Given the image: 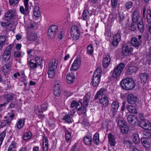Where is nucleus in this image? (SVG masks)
Listing matches in <instances>:
<instances>
[{
    "label": "nucleus",
    "instance_id": "obj_1",
    "mask_svg": "<svg viewBox=\"0 0 151 151\" xmlns=\"http://www.w3.org/2000/svg\"><path fill=\"white\" fill-rule=\"evenodd\" d=\"M17 17L16 11L14 10H9L2 18L4 21L1 22V26L4 27H9L11 24V20L13 21Z\"/></svg>",
    "mask_w": 151,
    "mask_h": 151
},
{
    "label": "nucleus",
    "instance_id": "obj_2",
    "mask_svg": "<svg viewBox=\"0 0 151 151\" xmlns=\"http://www.w3.org/2000/svg\"><path fill=\"white\" fill-rule=\"evenodd\" d=\"M106 92L105 89L101 88L97 91L94 97L95 100L99 99L100 103L106 107H107L109 104L108 99L105 94Z\"/></svg>",
    "mask_w": 151,
    "mask_h": 151
},
{
    "label": "nucleus",
    "instance_id": "obj_3",
    "mask_svg": "<svg viewBox=\"0 0 151 151\" xmlns=\"http://www.w3.org/2000/svg\"><path fill=\"white\" fill-rule=\"evenodd\" d=\"M120 84L122 88L126 90L132 89L135 86V82L132 78L123 79Z\"/></svg>",
    "mask_w": 151,
    "mask_h": 151
},
{
    "label": "nucleus",
    "instance_id": "obj_4",
    "mask_svg": "<svg viewBox=\"0 0 151 151\" xmlns=\"http://www.w3.org/2000/svg\"><path fill=\"white\" fill-rule=\"evenodd\" d=\"M125 66V64L121 63L114 68L111 72V76L114 79L118 80L121 76L123 70Z\"/></svg>",
    "mask_w": 151,
    "mask_h": 151
},
{
    "label": "nucleus",
    "instance_id": "obj_5",
    "mask_svg": "<svg viewBox=\"0 0 151 151\" xmlns=\"http://www.w3.org/2000/svg\"><path fill=\"white\" fill-rule=\"evenodd\" d=\"M58 64V60L56 59L52 60L49 64L48 75L49 77L53 78L55 75V71Z\"/></svg>",
    "mask_w": 151,
    "mask_h": 151
},
{
    "label": "nucleus",
    "instance_id": "obj_6",
    "mask_svg": "<svg viewBox=\"0 0 151 151\" xmlns=\"http://www.w3.org/2000/svg\"><path fill=\"white\" fill-rule=\"evenodd\" d=\"M58 30V27L57 25H54L50 26L47 30L48 37L51 39L55 38Z\"/></svg>",
    "mask_w": 151,
    "mask_h": 151
},
{
    "label": "nucleus",
    "instance_id": "obj_7",
    "mask_svg": "<svg viewBox=\"0 0 151 151\" xmlns=\"http://www.w3.org/2000/svg\"><path fill=\"white\" fill-rule=\"evenodd\" d=\"M146 11V19L147 23L146 24H151V9L150 8H148L146 9V7L145 6L142 9V14L144 18L145 17Z\"/></svg>",
    "mask_w": 151,
    "mask_h": 151
},
{
    "label": "nucleus",
    "instance_id": "obj_8",
    "mask_svg": "<svg viewBox=\"0 0 151 151\" xmlns=\"http://www.w3.org/2000/svg\"><path fill=\"white\" fill-rule=\"evenodd\" d=\"M80 32L77 27L73 26L71 28V36L73 39L76 40L79 38Z\"/></svg>",
    "mask_w": 151,
    "mask_h": 151
},
{
    "label": "nucleus",
    "instance_id": "obj_9",
    "mask_svg": "<svg viewBox=\"0 0 151 151\" xmlns=\"http://www.w3.org/2000/svg\"><path fill=\"white\" fill-rule=\"evenodd\" d=\"M139 124L141 127L145 129L151 130V123L148 120L146 119L144 120H141L139 123Z\"/></svg>",
    "mask_w": 151,
    "mask_h": 151
},
{
    "label": "nucleus",
    "instance_id": "obj_10",
    "mask_svg": "<svg viewBox=\"0 0 151 151\" xmlns=\"http://www.w3.org/2000/svg\"><path fill=\"white\" fill-rule=\"evenodd\" d=\"M119 106V102L117 101H113L111 104L110 112L114 116L116 114Z\"/></svg>",
    "mask_w": 151,
    "mask_h": 151
},
{
    "label": "nucleus",
    "instance_id": "obj_11",
    "mask_svg": "<svg viewBox=\"0 0 151 151\" xmlns=\"http://www.w3.org/2000/svg\"><path fill=\"white\" fill-rule=\"evenodd\" d=\"M137 101V97L132 93H129L127 97V101L129 104H135Z\"/></svg>",
    "mask_w": 151,
    "mask_h": 151
},
{
    "label": "nucleus",
    "instance_id": "obj_12",
    "mask_svg": "<svg viewBox=\"0 0 151 151\" xmlns=\"http://www.w3.org/2000/svg\"><path fill=\"white\" fill-rule=\"evenodd\" d=\"M81 64V60L78 58H76L72 64L70 70L76 71L79 68Z\"/></svg>",
    "mask_w": 151,
    "mask_h": 151
},
{
    "label": "nucleus",
    "instance_id": "obj_13",
    "mask_svg": "<svg viewBox=\"0 0 151 151\" xmlns=\"http://www.w3.org/2000/svg\"><path fill=\"white\" fill-rule=\"evenodd\" d=\"M82 16L83 19L87 22L93 19L94 17V15L90 14L88 10L86 9L83 10Z\"/></svg>",
    "mask_w": 151,
    "mask_h": 151
},
{
    "label": "nucleus",
    "instance_id": "obj_14",
    "mask_svg": "<svg viewBox=\"0 0 151 151\" xmlns=\"http://www.w3.org/2000/svg\"><path fill=\"white\" fill-rule=\"evenodd\" d=\"M133 51V48L127 45L126 44L123 45L122 46V52L124 55H127Z\"/></svg>",
    "mask_w": 151,
    "mask_h": 151
},
{
    "label": "nucleus",
    "instance_id": "obj_15",
    "mask_svg": "<svg viewBox=\"0 0 151 151\" xmlns=\"http://www.w3.org/2000/svg\"><path fill=\"white\" fill-rule=\"evenodd\" d=\"M121 38V37L119 33H117L116 34L114 37L113 40L111 43V45L114 47L117 46L118 43L120 41Z\"/></svg>",
    "mask_w": 151,
    "mask_h": 151
},
{
    "label": "nucleus",
    "instance_id": "obj_16",
    "mask_svg": "<svg viewBox=\"0 0 151 151\" xmlns=\"http://www.w3.org/2000/svg\"><path fill=\"white\" fill-rule=\"evenodd\" d=\"M138 119V118L137 116L134 115H129L127 117L128 122L132 125L135 124Z\"/></svg>",
    "mask_w": 151,
    "mask_h": 151
},
{
    "label": "nucleus",
    "instance_id": "obj_17",
    "mask_svg": "<svg viewBox=\"0 0 151 151\" xmlns=\"http://www.w3.org/2000/svg\"><path fill=\"white\" fill-rule=\"evenodd\" d=\"M141 142L143 146L146 149L148 150L150 148L151 143L148 139L145 137H142L141 139Z\"/></svg>",
    "mask_w": 151,
    "mask_h": 151
},
{
    "label": "nucleus",
    "instance_id": "obj_18",
    "mask_svg": "<svg viewBox=\"0 0 151 151\" xmlns=\"http://www.w3.org/2000/svg\"><path fill=\"white\" fill-rule=\"evenodd\" d=\"M111 58L110 55L106 54L102 61V65L104 68H107L110 62Z\"/></svg>",
    "mask_w": 151,
    "mask_h": 151
},
{
    "label": "nucleus",
    "instance_id": "obj_19",
    "mask_svg": "<svg viewBox=\"0 0 151 151\" xmlns=\"http://www.w3.org/2000/svg\"><path fill=\"white\" fill-rule=\"evenodd\" d=\"M101 76L93 74L92 84L94 86H97L100 83Z\"/></svg>",
    "mask_w": 151,
    "mask_h": 151
},
{
    "label": "nucleus",
    "instance_id": "obj_20",
    "mask_svg": "<svg viewBox=\"0 0 151 151\" xmlns=\"http://www.w3.org/2000/svg\"><path fill=\"white\" fill-rule=\"evenodd\" d=\"M48 139L46 136L45 135L43 137V142H42V150L43 151H47L49 145L48 144Z\"/></svg>",
    "mask_w": 151,
    "mask_h": 151
},
{
    "label": "nucleus",
    "instance_id": "obj_21",
    "mask_svg": "<svg viewBox=\"0 0 151 151\" xmlns=\"http://www.w3.org/2000/svg\"><path fill=\"white\" fill-rule=\"evenodd\" d=\"M67 81L69 84H71L73 83L76 78L74 74L71 73L68 74L66 76Z\"/></svg>",
    "mask_w": 151,
    "mask_h": 151
},
{
    "label": "nucleus",
    "instance_id": "obj_22",
    "mask_svg": "<svg viewBox=\"0 0 151 151\" xmlns=\"http://www.w3.org/2000/svg\"><path fill=\"white\" fill-rule=\"evenodd\" d=\"M140 78L141 82L143 83H145L149 78V74L147 72L142 73L140 74Z\"/></svg>",
    "mask_w": 151,
    "mask_h": 151
},
{
    "label": "nucleus",
    "instance_id": "obj_23",
    "mask_svg": "<svg viewBox=\"0 0 151 151\" xmlns=\"http://www.w3.org/2000/svg\"><path fill=\"white\" fill-rule=\"evenodd\" d=\"M108 138L110 145L112 146H115L116 141L114 135L110 133L108 134Z\"/></svg>",
    "mask_w": 151,
    "mask_h": 151
},
{
    "label": "nucleus",
    "instance_id": "obj_24",
    "mask_svg": "<svg viewBox=\"0 0 151 151\" xmlns=\"http://www.w3.org/2000/svg\"><path fill=\"white\" fill-rule=\"evenodd\" d=\"M131 43L133 46L136 47H138L141 45L142 41H139L136 38L133 37L131 39Z\"/></svg>",
    "mask_w": 151,
    "mask_h": 151
},
{
    "label": "nucleus",
    "instance_id": "obj_25",
    "mask_svg": "<svg viewBox=\"0 0 151 151\" xmlns=\"http://www.w3.org/2000/svg\"><path fill=\"white\" fill-rule=\"evenodd\" d=\"M138 69V68L136 66H129L126 71V73L127 75H131L136 73Z\"/></svg>",
    "mask_w": 151,
    "mask_h": 151
},
{
    "label": "nucleus",
    "instance_id": "obj_26",
    "mask_svg": "<svg viewBox=\"0 0 151 151\" xmlns=\"http://www.w3.org/2000/svg\"><path fill=\"white\" fill-rule=\"evenodd\" d=\"M38 68L40 67V73H41L43 72V70L45 68V61L42 58H38Z\"/></svg>",
    "mask_w": 151,
    "mask_h": 151
},
{
    "label": "nucleus",
    "instance_id": "obj_27",
    "mask_svg": "<svg viewBox=\"0 0 151 151\" xmlns=\"http://www.w3.org/2000/svg\"><path fill=\"white\" fill-rule=\"evenodd\" d=\"M29 1V0H24V4L25 7V9L23 6H21L20 7L19 11L21 13L24 14L25 11H28L29 10V4H28Z\"/></svg>",
    "mask_w": 151,
    "mask_h": 151
},
{
    "label": "nucleus",
    "instance_id": "obj_28",
    "mask_svg": "<svg viewBox=\"0 0 151 151\" xmlns=\"http://www.w3.org/2000/svg\"><path fill=\"white\" fill-rule=\"evenodd\" d=\"M25 121V119H19L16 124V126L17 128L19 129H22L24 125Z\"/></svg>",
    "mask_w": 151,
    "mask_h": 151
},
{
    "label": "nucleus",
    "instance_id": "obj_29",
    "mask_svg": "<svg viewBox=\"0 0 151 151\" xmlns=\"http://www.w3.org/2000/svg\"><path fill=\"white\" fill-rule=\"evenodd\" d=\"M60 88V86L59 84H56L55 86L54 93L55 95L57 96H59L61 94Z\"/></svg>",
    "mask_w": 151,
    "mask_h": 151
},
{
    "label": "nucleus",
    "instance_id": "obj_30",
    "mask_svg": "<svg viewBox=\"0 0 151 151\" xmlns=\"http://www.w3.org/2000/svg\"><path fill=\"white\" fill-rule=\"evenodd\" d=\"M83 141L86 145H90L92 142L91 136L89 135H86L83 138Z\"/></svg>",
    "mask_w": 151,
    "mask_h": 151
},
{
    "label": "nucleus",
    "instance_id": "obj_31",
    "mask_svg": "<svg viewBox=\"0 0 151 151\" xmlns=\"http://www.w3.org/2000/svg\"><path fill=\"white\" fill-rule=\"evenodd\" d=\"M91 94L90 92L87 93L84 96L83 103L85 104L86 106H88V103L90 99Z\"/></svg>",
    "mask_w": 151,
    "mask_h": 151
},
{
    "label": "nucleus",
    "instance_id": "obj_32",
    "mask_svg": "<svg viewBox=\"0 0 151 151\" xmlns=\"http://www.w3.org/2000/svg\"><path fill=\"white\" fill-rule=\"evenodd\" d=\"M17 148V142L13 141L8 147L7 151H15Z\"/></svg>",
    "mask_w": 151,
    "mask_h": 151
},
{
    "label": "nucleus",
    "instance_id": "obj_33",
    "mask_svg": "<svg viewBox=\"0 0 151 151\" xmlns=\"http://www.w3.org/2000/svg\"><path fill=\"white\" fill-rule=\"evenodd\" d=\"M127 109L129 113L132 114H136L137 113L136 108L132 105H128L127 107Z\"/></svg>",
    "mask_w": 151,
    "mask_h": 151
},
{
    "label": "nucleus",
    "instance_id": "obj_34",
    "mask_svg": "<svg viewBox=\"0 0 151 151\" xmlns=\"http://www.w3.org/2000/svg\"><path fill=\"white\" fill-rule=\"evenodd\" d=\"M6 39V37L3 35L0 37V50L1 49L3 46L5 45V43Z\"/></svg>",
    "mask_w": 151,
    "mask_h": 151
},
{
    "label": "nucleus",
    "instance_id": "obj_35",
    "mask_svg": "<svg viewBox=\"0 0 151 151\" xmlns=\"http://www.w3.org/2000/svg\"><path fill=\"white\" fill-rule=\"evenodd\" d=\"M93 140L94 143L96 145H98L99 143V134L98 133H96L93 136Z\"/></svg>",
    "mask_w": 151,
    "mask_h": 151
},
{
    "label": "nucleus",
    "instance_id": "obj_36",
    "mask_svg": "<svg viewBox=\"0 0 151 151\" xmlns=\"http://www.w3.org/2000/svg\"><path fill=\"white\" fill-rule=\"evenodd\" d=\"M137 26L139 31L143 33L145 29V26L143 23V21H142L137 23Z\"/></svg>",
    "mask_w": 151,
    "mask_h": 151
},
{
    "label": "nucleus",
    "instance_id": "obj_37",
    "mask_svg": "<svg viewBox=\"0 0 151 151\" xmlns=\"http://www.w3.org/2000/svg\"><path fill=\"white\" fill-rule=\"evenodd\" d=\"M12 46L13 45L12 44H10L6 47L4 54H5V55H10Z\"/></svg>",
    "mask_w": 151,
    "mask_h": 151
},
{
    "label": "nucleus",
    "instance_id": "obj_38",
    "mask_svg": "<svg viewBox=\"0 0 151 151\" xmlns=\"http://www.w3.org/2000/svg\"><path fill=\"white\" fill-rule=\"evenodd\" d=\"M132 140L135 144H138L140 142V139L138 134H136L133 135Z\"/></svg>",
    "mask_w": 151,
    "mask_h": 151
},
{
    "label": "nucleus",
    "instance_id": "obj_39",
    "mask_svg": "<svg viewBox=\"0 0 151 151\" xmlns=\"http://www.w3.org/2000/svg\"><path fill=\"white\" fill-rule=\"evenodd\" d=\"M93 48L92 45H89L87 47V53L91 56L93 55Z\"/></svg>",
    "mask_w": 151,
    "mask_h": 151
},
{
    "label": "nucleus",
    "instance_id": "obj_40",
    "mask_svg": "<svg viewBox=\"0 0 151 151\" xmlns=\"http://www.w3.org/2000/svg\"><path fill=\"white\" fill-rule=\"evenodd\" d=\"M119 128L121 132L123 134H126L128 132L129 128L126 125L120 127Z\"/></svg>",
    "mask_w": 151,
    "mask_h": 151
},
{
    "label": "nucleus",
    "instance_id": "obj_41",
    "mask_svg": "<svg viewBox=\"0 0 151 151\" xmlns=\"http://www.w3.org/2000/svg\"><path fill=\"white\" fill-rule=\"evenodd\" d=\"M117 2L118 0H111V4L112 8V10L114 12H115L116 11Z\"/></svg>",
    "mask_w": 151,
    "mask_h": 151
},
{
    "label": "nucleus",
    "instance_id": "obj_42",
    "mask_svg": "<svg viewBox=\"0 0 151 151\" xmlns=\"http://www.w3.org/2000/svg\"><path fill=\"white\" fill-rule=\"evenodd\" d=\"M132 22L135 24L136 22L137 24L142 21L140 16L132 17Z\"/></svg>",
    "mask_w": 151,
    "mask_h": 151
},
{
    "label": "nucleus",
    "instance_id": "obj_43",
    "mask_svg": "<svg viewBox=\"0 0 151 151\" xmlns=\"http://www.w3.org/2000/svg\"><path fill=\"white\" fill-rule=\"evenodd\" d=\"M32 136V133L30 132H26L24 134L23 136V139L27 140L30 139Z\"/></svg>",
    "mask_w": 151,
    "mask_h": 151
},
{
    "label": "nucleus",
    "instance_id": "obj_44",
    "mask_svg": "<svg viewBox=\"0 0 151 151\" xmlns=\"http://www.w3.org/2000/svg\"><path fill=\"white\" fill-rule=\"evenodd\" d=\"M65 137L66 141L68 142H69L71 138V134L70 132L68 131H66L65 132Z\"/></svg>",
    "mask_w": 151,
    "mask_h": 151
},
{
    "label": "nucleus",
    "instance_id": "obj_45",
    "mask_svg": "<svg viewBox=\"0 0 151 151\" xmlns=\"http://www.w3.org/2000/svg\"><path fill=\"white\" fill-rule=\"evenodd\" d=\"M11 123V119H7V120H5L1 123L0 125L1 127H3L9 125Z\"/></svg>",
    "mask_w": 151,
    "mask_h": 151
},
{
    "label": "nucleus",
    "instance_id": "obj_46",
    "mask_svg": "<svg viewBox=\"0 0 151 151\" xmlns=\"http://www.w3.org/2000/svg\"><path fill=\"white\" fill-rule=\"evenodd\" d=\"M102 71L101 70V68L100 67H98L96 69V71L94 72L93 74L96 75L101 76Z\"/></svg>",
    "mask_w": 151,
    "mask_h": 151
},
{
    "label": "nucleus",
    "instance_id": "obj_47",
    "mask_svg": "<svg viewBox=\"0 0 151 151\" xmlns=\"http://www.w3.org/2000/svg\"><path fill=\"white\" fill-rule=\"evenodd\" d=\"M6 131H4L0 135V146L1 145L4 139L5 136Z\"/></svg>",
    "mask_w": 151,
    "mask_h": 151
},
{
    "label": "nucleus",
    "instance_id": "obj_48",
    "mask_svg": "<svg viewBox=\"0 0 151 151\" xmlns=\"http://www.w3.org/2000/svg\"><path fill=\"white\" fill-rule=\"evenodd\" d=\"M6 131H4L0 135V146L1 145L4 139L5 136Z\"/></svg>",
    "mask_w": 151,
    "mask_h": 151
},
{
    "label": "nucleus",
    "instance_id": "obj_49",
    "mask_svg": "<svg viewBox=\"0 0 151 151\" xmlns=\"http://www.w3.org/2000/svg\"><path fill=\"white\" fill-rule=\"evenodd\" d=\"M14 96V95L13 94L10 93L5 95L4 97L8 101H10L13 99Z\"/></svg>",
    "mask_w": 151,
    "mask_h": 151
},
{
    "label": "nucleus",
    "instance_id": "obj_50",
    "mask_svg": "<svg viewBox=\"0 0 151 151\" xmlns=\"http://www.w3.org/2000/svg\"><path fill=\"white\" fill-rule=\"evenodd\" d=\"M63 119L68 123L70 122H71L70 116L68 114H66L63 118Z\"/></svg>",
    "mask_w": 151,
    "mask_h": 151
},
{
    "label": "nucleus",
    "instance_id": "obj_51",
    "mask_svg": "<svg viewBox=\"0 0 151 151\" xmlns=\"http://www.w3.org/2000/svg\"><path fill=\"white\" fill-rule=\"evenodd\" d=\"M38 17V8L37 6L36 5L34 9L33 18L36 19Z\"/></svg>",
    "mask_w": 151,
    "mask_h": 151
},
{
    "label": "nucleus",
    "instance_id": "obj_52",
    "mask_svg": "<svg viewBox=\"0 0 151 151\" xmlns=\"http://www.w3.org/2000/svg\"><path fill=\"white\" fill-rule=\"evenodd\" d=\"M87 106H85V104L83 103V107H81L80 110V111H81V114H84L86 113V107Z\"/></svg>",
    "mask_w": 151,
    "mask_h": 151
},
{
    "label": "nucleus",
    "instance_id": "obj_53",
    "mask_svg": "<svg viewBox=\"0 0 151 151\" xmlns=\"http://www.w3.org/2000/svg\"><path fill=\"white\" fill-rule=\"evenodd\" d=\"M117 124L120 128L126 125V124L123 120L119 119L118 121Z\"/></svg>",
    "mask_w": 151,
    "mask_h": 151
},
{
    "label": "nucleus",
    "instance_id": "obj_54",
    "mask_svg": "<svg viewBox=\"0 0 151 151\" xmlns=\"http://www.w3.org/2000/svg\"><path fill=\"white\" fill-rule=\"evenodd\" d=\"M133 5V3L130 1L127 2L126 3L125 6L127 9L131 8Z\"/></svg>",
    "mask_w": 151,
    "mask_h": 151
},
{
    "label": "nucleus",
    "instance_id": "obj_55",
    "mask_svg": "<svg viewBox=\"0 0 151 151\" xmlns=\"http://www.w3.org/2000/svg\"><path fill=\"white\" fill-rule=\"evenodd\" d=\"M135 24H134L132 22V23L130 26L129 27V30L131 31H134L136 30V28Z\"/></svg>",
    "mask_w": 151,
    "mask_h": 151
},
{
    "label": "nucleus",
    "instance_id": "obj_56",
    "mask_svg": "<svg viewBox=\"0 0 151 151\" xmlns=\"http://www.w3.org/2000/svg\"><path fill=\"white\" fill-rule=\"evenodd\" d=\"M138 118L137 121L139 123L141 121V120H144L145 119L144 118L143 114L142 113H139L138 114V116H137Z\"/></svg>",
    "mask_w": 151,
    "mask_h": 151
},
{
    "label": "nucleus",
    "instance_id": "obj_57",
    "mask_svg": "<svg viewBox=\"0 0 151 151\" xmlns=\"http://www.w3.org/2000/svg\"><path fill=\"white\" fill-rule=\"evenodd\" d=\"M139 11L136 9H134L132 14V17L139 16Z\"/></svg>",
    "mask_w": 151,
    "mask_h": 151
},
{
    "label": "nucleus",
    "instance_id": "obj_58",
    "mask_svg": "<svg viewBox=\"0 0 151 151\" xmlns=\"http://www.w3.org/2000/svg\"><path fill=\"white\" fill-rule=\"evenodd\" d=\"M144 135L145 137V138L149 139L151 137V133L148 131H145L144 132Z\"/></svg>",
    "mask_w": 151,
    "mask_h": 151
},
{
    "label": "nucleus",
    "instance_id": "obj_59",
    "mask_svg": "<svg viewBox=\"0 0 151 151\" xmlns=\"http://www.w3.org/2000/svg\"><path fill=\"white\" fill-rule=\"evenodd\" d=\"M47 104L46 103H45L41 106V109L42 111H45L47 108Z\"/></svg>",
    "mask_w": 151,
    "mask_h": 151
},
{
    "label": "nucleus",
    "instance_id": "obj_60",
    "mask_svg": "<svg viewBox=\"0 0 151 151\" xmlns=\"http://www.w3.org/2000/svg\"><path fill=\"white\" fill-rule=\"evenodd\" d=\"M14 56L16 58L21 57V53L19 51H15L14 54Z\"/></svg>",
    "mask_w": 151,
    "mask_h": 151
},
{
    "label": "nucleus",
    "instance_id": "obj_61",
    "mask_svg": "<svg viewBox=\"0 0 151 151\" xmlns=\"http://www.w3.org/2000/svg\"><path fill=\"white\" fill-rule=\"evenodd\" d=\"M10 55L5 54H4L3 55V56L2 57V59L4 60L5 61L8 60L10 59Z\"/></svg>",
    "mask_w": 151,
    "mask_h": 151
},
{
    "label": "nucleus",
    "instance_id": "obj_62",
    "mask_svg": "<svg viewBox=\"0 0 151 151\" xmlns=\"http://www.w3.org/2000/svg\"><path fill=\"white\" fill-rule=\"evenodd\" d=\"M82 107V103L81 102H78L76 105V109L78 111H80V108Z\"/></svg>",
    "mask_w": 151,
    "mask_h": 151
},
{
    "label": "nucleus",
    "instance_id": "obj_63",
    "mask_svg": "<svg viewBox=\"0 0 151 151\" xmlns=\"http://www.w3.org/2000/svg\"><path fill=\"white\" fill-rule=\"evenodd\" d=\"M18 0H9V4L11 5L13 4H16L18 3Z\"/></svg>",
    "mask_w": 151,
    "mask_h": 151
},
{
    "label": "nucleus",
    "instance_id": "obj_64",
    "mask_svg": "<svg viewBox=\"0 0 151 151\" xmlns=\"http://www.w3.org/2000/svg\"><path fill=\"white\" fill-rule=\"evenodd\" d=\"M58 37L59 39L61 40L63 37V34L62 31L59 32L58 35Z\"/></svg>",
    "mask_w": 151,
    "mask_h": 151
}]
</instances>
